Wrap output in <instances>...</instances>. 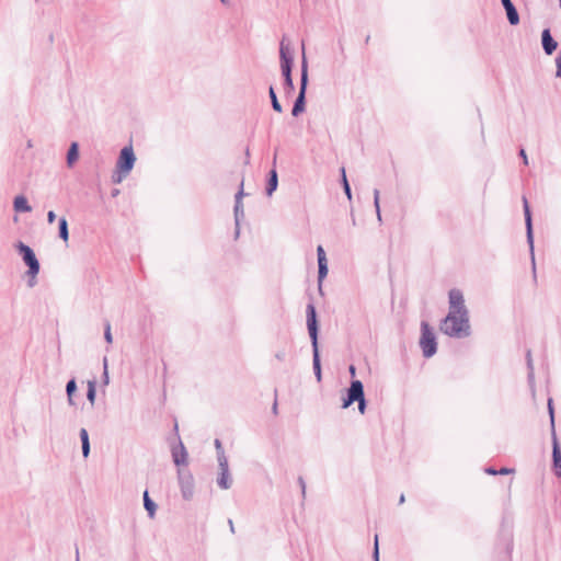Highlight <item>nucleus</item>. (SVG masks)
<instances>
[{
    "label": "nucleus",
    "mask_w": 561,
    "mask_h": 561,
    "mask_svg": "<svg viewBox=\"0 0 561 561\" xmlns=\"http://www.w3.org/2000/svg\"><path fill=\"white\" fill-rule=\"evenodd\" d=\"M449 311L440 323V331L450 337H467L470 335L469 312L465 305L461 290L450 289Z\"/></svg>",
    "instance_id": "obj_1"
},
{
    "label": "nucleus",
    "mask_w": 561,
    "mask_h": 561,
    "mask_svg": "<svg viewBox=\"0 0 561 561\" xmlns=\"http://www.w3.org/2000/svg\"><path fill=\"white\" fill-rule=\"evenodd\" d=\"M307 314V328L308 333L311 340L312 345V366H313V373L318 381H321V362H320V354H319V344H318V321H317V312L316 307L312 302L307 305L306 309Z\"/></svg>",
    "instance_id": "obj_2"
},
{
    "label": "nucleus",
    "mask_w": 561,
    "mask_h": 561,
    "mask_svg": "<svg viewBox=\"0 0 561 561\" xmlns=\"http://www.w3.org/2000/svg\"><path fill=\"white\" fill-rule=\"evenodd\" d=\"M136 157L131 146L124 147L116 162V170L112 176L114 183H121L133 170Z\"/></svg>",
    "instance_id": "obj_3"
},
{
    "label": "nucleus",
    "mask_w": 561,
    "mask_h": 561,
    "mask_svg": "<svg viewBox=\"0 0 561 561\" xmlns=\"http://www.w3.org/2000/svg\"><path fill=\"white\" fill-rule=\"evenodd\" d=\"M279 57H280L282 75L284 77V92L286 95H290L295 90L294 81H293V77H291V68H293V64H294V58H293L289 47L284 44V41H282V43H280Z\"/></svg>",
    "instance_id": "obj_4"
},
{
    "label": "nucleus",
    "mask_w": 561,
    "mask_h": 561,
    "mask_svg": "<svg viewBox=\"0 0 561 561\" xmlns=\"http://www.w3.org/2000/svg\"><path fill=\"white\" fill-rule=\"evenodd\" d=\"M15 248H16L18 252L20 253V255L22 256L23 262L28 267V270L26 272V274L30 276L28 286L33 287L36 283L35 278H36L37 274L39 273V268H41L39 262L35 255V252L33 251V249L31 247H28L27 244L23 243L22 241H19L15 244Z\"/></svg>",
    "instance_id": "obj_5"
},
{
    "label": "nucleus",
    "mask_w": 561,
    "mask_h": 561,
    "mask_svg": "<svg viewBox=\"0 0 561 561\" xmlns=\"http://www.w3.org/2000/svg\"><path fill=\"white\" fill-rule=\"evenodd\" d=\"M354 402H358V411L360 414L365 413L366 400L364 393V386L360 380H353L347 389L346 397L343 399L342 408L347 409Z\"/></svg>",
    "instance_id": "obj_6"
},
{
    "label": "nucleus",
    "mask_w": 561,
    "mask_h": 561,
    "mask_svg": "<svg viewBox=\"0 0 561 561\" xmlns=\"http://www.w3.org/2000/svg\"><path fill=\"white\" fill-rule=\"evenodd\" d=\"M308 85V64L305 56V51L302 53L301 60V76H300V88L298 96L295 100L291 114L293 116H298L305 111L306 107V91Z\"/></svg>",
    "instance_id": "obj_7"
},
{
    "label": "nucleus",
    "mask_w": 561,
    "mask_h": 561,
    "mask_svg": "<svg viewBox=\"0 0 561 561\" xmlns=\"http://www.w3.org/2000/svg\"><path fill=\"white\" fill-rule=\"evenodd\" d=\"M423 356L426 358L432 357L437 351V343L435 334L426 321L421 322V340Z\"/></svg>",
    "instance_id": "obj_8"
},
{
    "label": "nucleus",
    "mask_w": 561,
    "mask_h": 561,
    "mask_svg": "<svg viewBox=\"0 0 561 561\" xmlns=\"http://www.w3.org/2000/svg\"><path fill=\"white\" fill-rule=\"evenodd\" d=\"M217 485L222 490L230 489L232 485V478L229 471L228 458L225 453H219Z\"/></svg>",
    "instance_id": "obj_9"
},
{
    "label": "nucleus",
    "mask_w": 561,
    "mask_h": 561,
    "mask_svg": "<svg viewBox=\"0 0 561 561\" xmlns=\"http://www.w3.org/2000/svg\"><path fill=\"white\" fill-rule=\"evenodd\" d=\"M179 484L184 500H191L194 493V479L188 470H178Z\"/></svg>",
    "instance_id": "obj_10"
},
{
    "label": "nucleus",
    "mask_w": 561,
    "mask_h": 561,
    "mask_svg": "<svg viewBox=\"0 0 561 561\" xmlns=\"http://www.w3.org/2000/svg\"><path fill=\"white\" fill-rule=\"evenodd\" d=\"M243 182H241V187L239 192L234 196V221H236V236H239V226L240 220L244 217V210H243V204H242V196H243Z\"/></svg>",
    "instance_id": "obj_11"
},
{
    "label": "nucleus",
    "mask_w": 561,
    "mask_h": 561,
    "mask_svg": "<svg viewBox=\"0 0 561 561\" xmlns=\"http://www.w3.org/2000/svg\"><path fill=\"white\" fill-rule=\"evenodd\" d=\"M523 207H524V216H525V225H526V233L527 241L533 250L534 247V236H533V221H531V213L528 205V201L525 196H523Z\"/></svg>",
    "instance_id": "obj_12"
},
{
    "label": "nucleus",
    "mask_w": 561,
    "mask_h": 561,
    "mask_svg": "<svg viewBox=\"0 0 561 561\" xmlns=\"http://www.w3.org/2000/svg\"><path fill=\"white\" fill-rule=\"evenodd\" d=\"M552 460L553 470L557 477H561V449L556 436V432L552 435Z\"/></svg>",
    "instance_id": "obj_13"
},
{
    "label": "nucleus",
    "mask_w": 561,
    "mask_h": 561,
    "mask_svg": "<svg viewBox=\"0 0 561 561\" xmlns=\"http://www.w3.org/2000/svg\"><path fill=\"white\" fill-rule=\"evenodd\" d=\"M276 159H277V156L275 154L274 159H273V168L268 172L267 183H266V187H265L267 196H272L273 193L277 190V186H278V175H277V171H276V168H275Z\"/></svg>",
    "instance_id": "obj_14"
},
{
    "label": "nucleus",
    "mask_w": 561,
    "mask_h": 561,
    "mask_svg": "<svg viewBox=\"0 0 561 561\" xmlns=\"http://www.w3.org/2000/svg\"><path fill=\"white\" fill-rule=\"evenodd\" d=\"M542 49L547 55H552L558 47V43L553 39L550 30L545 28L541 33Z\"/></svg>",
    "instance_id": "obj_15"
},
{
    "label": "nucleus",
    "mask_w": 561,
    "mask_h": 561,
    "mask_svg": "<svg viewBox=\"0 0 561 561\" xmlns=\"http://www.w3.org/2000/svg\"><path fill=\"white\" fill-rule=\"evenodd\" d=\"M503 8L505 9L507 20L511 25H517L519 23V14L513 4L512 0H501Z\"/></svg>",
    "instance_id": "obj_16"
},
{
    "label": "nucleus",
    "mask_w": 561,
    "mask_h": 561,
    "mask_svg": "<svg viewBox=\"0 0 561 561\" xmlns=\"http://www.w3.org/2000/svg\"><path fill=\"white\" fill-rule=\"evenodd\" d=\"M172 458H173V462L176 466H182V465L187 463V451L181 440L179 442L178 447L172 448Z\"/></svg>",
    "instance_id": "obj_17"
},
{
    "label": "nucleus",
    "mask_w": 561,
    "mask_h": 561,
    "mask_svg": "<svg viewBox=\"0 0 561 561\" xmlns=\"http://www.w3.org/2000/svg\"><path fill=\"white\" fill-rule=\"evenodd\" d=\"M14 210L18 213H28L32 210L26 197L19 195L13 201Z\"/></svg>",
    "instance_id": "obj_18"
},
{
    "label": "nucleus",
    "mask_w": 561,
    "mask_h": 561,
    "mask_svg": "<svg viewBox=\"0 0 561 561\" xmlns=\"http://www.w3.org/2000/svg\"><path fill=\"white\" fill-rule=\"evenodd\" d=\"M526 359H527V368H528L527 379H528L529 387H530L531 391L534 392L535 391V371H534V364H533L530 351H527Z\"/></svg>",
    "instance_id": "obj_19"
},
{
    "label": "nucleus",
    "mask_w": 561,
    "mask_h": 561,
    "mask_svg": "<svg viewBox=\"0 0 561 561\" xmlns=\"http://www.w3.org/2000/svg\"><path fill=\"white\" fill-rule=\"evenodd\" d=\"M79 158V145L78 142H71L67 151V165L70 168Z\"/></svg>",
    "instance_id": "obj_20"
},
{
    "label": "nucleus",
    "mask_w": 561,
    "mask_h": 561,
    "mask_svg": "<svg viewBox=\"0 0 561 561\" xmlns=\"http://www.w3.org/2000/svg\"><path fill=\"white\" fill-rule=\"evenodd\" d=\"M79 435L81 439L82 456L87 458L90 454V442L88 431L85 428H81Z\"/></svg>",
    "instance_id": "obj_21"
},
{
    "label": "nucleus",
    "mask_w": 561,
    "mask_h": 561,
    "mask_svg": "<svg viewBox=\"0 0 561 561\" xmlns=\"http://www.w3.org/2000/svg\"><path fill=\"white\" fill-rule=\"evenodd\" d=\"M58 234H59V238L62 239L65 242L68 241V239H69L68 221L65 217L59 218Z\"/></svg>",
    "instance_id": "obj_22"
},
{
    "label": "nucleus",
    "mask_w": 561,
    "mask_h": 561,
    "mask_svg": "<svg viewBox=\"0 0 561 561\" xmlns=\"http://www.w3.org/2000/svg\"><path fill=\"white\" fill-rule=\"evenodd\" d=\"M76 391H77V381L75 378H71L66 385L67 399H68V403L70 405H75L73 394Z\"/></svg>",
    "instance_id": "obj_23"
},
{
    "label": "nucleus",
    "mask_w": 561,
    "mask_h": 561,
    "mask_svg": "<svg viewBox=\"0 0 561 561\" xmlns=\"http://www.w3.org/2000/svg\"><path fill=\"white\" fill-rule=\"evenodd\" d=\"M144 506L146 511L148 512V515L150 517H153L156 514L157 505L156 503L150 499L148 491L144 492Z\"/></svg>",
    "instance_id": "obj_24"
},
{
    "label": "nucleus",
    "mask_w": 561,
    "mask_h": 561,
    "mask_svg": "<svg viewBox=\"0 0 561 561\" xmlns=\"http://www.w3.org/2000/svg\"><path fill=\"white\" fill-rule=\"evenodd\" d=\"M96 381L95 380H89L88 381V391H87V399L88 401L93 405L95 402L96 397Z\"/></svg>",
    "instance_id": "obj_25"
},
{
    "label": "nucleus",
    "mask_w": 561,
    "mask_h": 561,
    "mask_svg": "<svg viewBox=\"0 0 561 561\" xmlns=\"http://www.w3.org/2000/svg\"><path fill=\"white\" fill-rule=\"evenodd\" d=\"M268 95H270V99H271V104H272V107L274 111L278 112V113H282L283 111V107L277 99V95L275 93V90L273 87H270L268 89Z\"/></svg>",
    "instance_id": "obj_26"
},
{
    "label": "nucleus",
    "mask_w": 561,
    "mask_h": 561,
    "mask_svg": "<svg viewBox=\"0 0 561 561\" xmlns=\"http://www.w3.org/2000/svg\"><path fill=\"white\" fill-rule=\"evenodd\" d=\"M341 174H342L341 182H342L344 193H345L346 197L348 198V201H351L352 199V190H351L350 183L347 181L344 168L341 169Z\"/></svg>",
    "instance_id": "obj_27"
},
{
    "label": "nucleus",
    "mask_w": 561,
    "mask_h": 561,
    "mask_svg": "<svg viewBox=\"0 0 561 561\" xmlns=\"http://www.w3.org/2000/svg\"><path fill=\"white\" fill-rule=\"evenodd\" d=\"M328 275V261L318 262V279L321 283Z\"/></svg>",
    "instance_id": "obj_28"
},
{
    "label": "nucleus",
    "mask_w": 561,
    "mask_h": 561,
    "mask_svg": "<svg viewBox=\"0 0 561 561\" xmlns=\"http://www.w3.org/2000/svg\"><path fill=\"white\" fill-rule=\"evenodd\" d=\"M379 190H374V206L376 208L377 219L378 221H381V213H380V205H379Z\"/></svg>",
    "instance_id": "obj_29"
},
{
    "label": "nucleus",
    "mask_w": 561,
    "mask_h": 561,
    "mask_svg": "<svg viewBox=\"0 0 561 561\" xmlns=\"http://www.w3.org/2000/svg\"><path fill=\"white\" fill-rule=\"evenodd\" d=\"M548 410H549V415H550L551 430H552V433H553V432H556L554 431V411H553V405H552V399L551 398L548 400Z\"/></svg>",
    "instance_id": "obj_30"
},
{
    "label": "nucleus",
    "mask_w": 561,
    "mask_h": 561,
    "mask_svg": "<svg viewBox=\"0 0 561 561\" xmlns=\"http://www.w3.org/2000/svg\"><path fill=\"white\" fill-rule=\"evenodd\" d=\"M104 339L108 344H111L113 342V336L111 333V323L108 321H106V323H105Z\"/></svg>",
    "instance_id": "obj_31"
},
{
    "label": "nucleus",
    "mask_w": 561,
    "mask_h": 561,
    "mask_svg": "<svg viewBox=\"0 0 561 561\" xmlns=\"http://www.w3.org/2000/svg\"><path fill=\"white\" fill-rule=\"evenodd\" d=\"M103 383L104 385H107L110 379H108V371H107V358L104 357L103 358Z\"/></svg>",
    "instance_id": "obj_32"
},
{
    "label": "nucleus",
    "mask_w": 561,
    "mask_h": 561,
    "mask_svg": "<svg viewBox=\"0 0 561 561\" xmlns=\"http://www.w3.org/2000/svg\"><path fill=\"white\" fill-rule=\"evenodd\" d=\"M317 256H318V262L327 261L325 252H324V249L322 248V245H318Z\"/></svg>",
    "instance_id": "obj_33"
},
{
    "label": "nucleus",
    "mask_w": 561,
    "mask_h": 561,
    "mask_svg": "<svg viewBox=\"0 0 561 561\" xmlns=\"http://www.w3.org/2000/svg\"><path fill=\"white\" fill-rule=\"evenodd\" d=\"M374 561H379V549H378V536L375 537V547H374Z\"/></svg>",
    "instance_id": "obj_34"
},
{
    "label": "nucleus",
    "mask_w": 561,
    "mask_h": 561,
    "mask_svg": "<svg viewBox=\"0 0 561 561\" xmlns=\"http://www.w3.org/2000/svg\"><path fill=\"white\" fill-rule=\"evenodd\" d=\"M298 484L301 489V495H302V497H305L306 496V482L302 477L298 478Z\"/></svg>",
    "instance_id": "obj_35"
},
{
    "label": "nucleus",
    "mask_w": 561,
    "mask_h": 561,
    "mask_svg": "<svg viewBox=\"0 0 561 561\" xmlns=\"http://www.w3.org/2000/svg\"><path fill=\"white\" fill-rule=\"evenodd\" d=\"M557 72L556 76L561 79V57L556 59Z\"/></svg>",
    "instance_id": "obj_36"
},
{
    "label": "nucleus",
    "mask_w": 561,
    "mask_h": 561,
    "mask_svg": "<svg viewBox=\"0 0 561 561\" xmlns=\"http://www.w3.org/2000/svg\"><path fill=\"white\" fill-rule=\"evenodd\" d=\"M215 447L217 450V458L219 457V453H225L221 442L219 439H215Z\"/></svg>",
    "instance_id": "obj_37"
},
{
    "label": "nucleus",
    "mask_w": 561,
    "mask_h": 561,
    "mask_svg": "<svg viewBox=\"0 0 561 561\" xmlns=\"http://www.w3.org/2000/svg\"><path fill=\"white\" fill-rule=\"evenodd\" d=\"M519 157L523 159V163L525 165H527L528 164V158H527L525 149H523V148L519 149Z\"/></svg>",
    "instance_id": "obj_38"
},
{
    "label": "nucleus",
    "mask_w": 561,
    "mask_h": 561,
    "mask_svg": "<svg viewBox=\"0 0 561 561\" xmlns=\"http://www.w3.org/2000/svg\"><path fill=\"white\" fill-rule=\"evenodd\" d=\"M56 220V214L53 210L47 213V221L48 224H53Z\"/></svg>",
    "instance_id": "obj_39"
},
{
    "label": "nucleus",
    "mask_w": 561,
    "mask_h": 561,
    "mask_svg": "<svg viewBox=\"0 0 561 561\" xmlns=\"http://www.w3.org/2000/svg\"><path fill=\"white\" fill-rule=\"evenodd\" d=\"M275 357H276L278 360L283 362V360H285L286 353H285L284 351H279V352H277V353L275 354Z\"/></svg>",
    "instance_id": "obj_40"
},
{
    "label": "nucleus",
    "mask_w": 561,
    "mask_h": 561,
    "mask_svg": "<svg viewBox=\"0 0 561 561\" xmlns=\"http://www.w3.org/2000/svg\"><path fill=\"white\" fill-rule=\"evenodd\" d=\"M488 474H492V476H495V474H499V470L494 469L493 467H488L485 468L484 470Z\"/></svg>",
    "instance_id": "obj_41"
},
{
    "label": "nucleus",
    "mask_w": 561,
    "mask_h": 561,
    "mask_svg": "<svg viewBox=\"0 0 561 561\" xmlns=\"http://www.w3.org/2000/svg\"><path fill=\"white\" fill-rule=\"evenodd\" d=\"M512 472H514V469H511V468H501L499 470V474H510Z\"/></svg>",
    "instance_id": "obj_42"
},
{
    "label": "nucleus",
    "mask_w": 561,
    "mask_h": 561,
    "mask_svg": "<svg viewBox=\"0 0 561 561\" xmlns=\"http://www.w3.org/2000/svg\"><path fill=\"white\" fill-rule=\"evenodd\" d=\"M228 524H229V527H230V531L234 533L233 522L231 519H228Z\"/></svg>",
    "instance_id": "obj_43"
},
{
    "label": "nucleus",
    "mask_w": 561,
    "mask_h": 561,
    "mask_svg": "<svg viewBox=\"0 0 561 561\" xmlns=\"http://www.w3.org/2000/svg\"><path fill=\"white\" fill-rule=\"evenodd\" d=\"M404 501H405V496H404V494H401L400 499H399V504H403Z\"/></svg>",
    "instance_id": "obj_44"
},
{
    "label": "nucleus",
    "mask_w": 561,
    "mask_h": 561,
    "mask_svg": "<svg viewBox=\"0 0 561 561\" xmlns=\"http://www.w3.org/2000/svg\"><path fill=\"white\" fill-rule=\"evenodd\" d=\"M76 561H80L79 548L78 547H76Z\"/></svg>",
    "instance_id": "obj_45"
},
{
    "label": "nucleus",
    "mask_w": 561,
    "mask_h": 561,
    "mask_svg": "<svg viewBox=\"0 0 561 561\" xmlns=\"http://www.w3.org/2000/svg\"><path fill=\"white\" fill-rule=\"evenodd\" d=\"M350 373L352 376L355 375V367L354 366H350Z\"/></svg>",
    "instance_id": "obj_46"
},
{
    "label": "nucleus",
    "mask_w": 561,
    "mask_h": 561,
    "mask_svg": "<svg viewBox=\"0 0 561 561\" xmlns=\"http://www.w3.org/2000/svg\"><path fill=\"white\" fill-rule=\"evenodd\" d=\"M273 412L274 413H277V402L275 401L274 404H273Z\"/></svg>",
    "instance_id": "obj_47"
},
{
    "label": "nucleus",
    "mask_w": 561,
    "mask_h": 561,
    "mask_svg": "<svg viewBox=\"0 0 561 561\" xmlns=\"http://www.w3.org/2000/svg\"><path fill=\"white\" fill-rule=\"evenodd\" d=\"M118 192H119L118 190H114V191L112 192V196H116V195L118 194Z\"/></svg>",
    "instance_id": "obj_48"
},
{
    "label": "nucleus",
    "mask_w": 561,
    "mask_h": 561,
    "mask_svg": "<svg viewBox=\"0 0 561 561\" xmlns=\"http://www.w3.org/2000/svg\"><path fill=\"white\" fill-rule=\"evenodd\" d=\"M222 3H227V0H220Z\"/></svg>",
    "instance_id": "obj_49"
}]
</instances>
